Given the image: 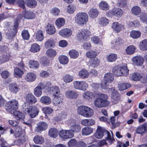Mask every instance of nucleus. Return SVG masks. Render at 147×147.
Here are the masks:
<instances>
[{"mask_svg": "<svg viewBox=\"0 0 147 147\" xmlns=\"http://www.w3.org/2000/svg\"><path fill=\"white\" fill-rule=\"evenodd\" d=\"M108 97L107 95L103 94L100 95L98 98L96 99L94 101V105L98 108L106 107L109 103L107 100Z\"/></svg>", "mask_w": 147, "mask_h": 147, "instance_id": "nucleus-1", "label": "nucleus"}, {"mask_svg": "<svg viewBox=\"0 0 147 147\" xmlns=\"http://www.w3.org/2000/svg\"><path fill=\"white\" fill-rule=\"evenodd\" d=\"M78 113L86 117H90L94 114L93 110L90 108L85 106H81L77 109Z\"/></svg>", "mask_w": 147, "mask_h": 147, "instance_id": "nucleus-2", "label": "nucleus"}, {"mask_svg": "<svg viewBox=\"0 0 147 147\" xmlns=\"http://www.w3.org/2000/svg\"><path fill=\"white\" fill-rule=\"evenodd\" d=\"M24 17L22 14H19L17 17L14 24L13 29H8V32H7L6 35L9 39H11L14 37L16 34L17 28L18 26V22L20 20L22 19Z\"/></svg>", "mask_w": 147, "mask_h": 147, "instance_id": "nucleus-3", "label": "nucleus"}, {"mask_svg": "<svg viewBox=\"0 0 147 147\" xmlns=\"http://www.w3.org/2000/svg\"><path fill=\"white\" fill-rule=\"evenodd\" d=\"M129 70L126 66L121 67L117 66L113 67L112 72L114 74L117 76H126L128 74Z\"/></svg>", "mask_w": 147, "mask_h": 147, "instance_id": "nucleus-4", "label": "nucleus"}, {"mask_svg": "<svg viewBox=\"0 0 147 147\" xmlns=\"http://www.w3.org/2000/svg\"><path fill=\"white\" fill-rule=\"evenodd\" d=\"M19 104L17 100H13L8 102L5 105V109L6 110L10 113L17 109L19 107Z\"/></svg>", "mask_w": 147, "mask_h": 147, "instance_id": "nucleus-5", "label": "nucleus"}, {"mask_svg": "<svg viewBox=\"0 0 147 147\" xmlns=\"http://www.w3.org/2000/svg\"><path fill=\"white\" fill-rule=\"evenodd\" d=\"M75 21L78 24H84L86 23L88 21V16L85 13H78L75 17Z\"/></svg>", "mask_w": 147, "mask_h": 147, "instance_id": "nucleus-6", "label": "nucleus"}, {"mask_svg": "<svg viewBox=\"0 0 147 147\" xmlns=\"http://www.w3.org/2000/svg\"><path fill=\"white\" fill-rule=\"evenodd\" d=\"M15 129V136L16 137H18L19 139L17 140V145H19L25 140L24 135L22 133V131L19 126L17 125Z\"/></svg>", "mask_w": 147, "mask_h": 147, "instance_id": "nucleus-7", "label": "nucleus"}, {"mask_svg": "<svg viewBox=\"0 0 147 147\" xmlns=\"http://www.w3.org/2000/svg\"><path fill=\"white\" fill-rule=\"evenodd\" d=\"M91 35L90 32L87 29H83L77 35L78 39L80 41L87 40Z\"/></svg>", "mask_w": 147, "mask_h": 147, "instance_id": "nucleus-8", "label": "nucleus"}, {"mask_svg": "<svg viewBox=\"0 0 147 147\" xmlns=\"http://www.w3.org/2000/svg\"><path fill=\"white\" fill-rule=\"evenodd\" d=\"M74 130H62L59 132V136L62 138L67 139L72 138L74 136Z\"/></svg>", "mask_w": 147, "mask_h": 147, "instance_id": "nucleus-9", "label": "nucleus"}, {"mask_svg": "<svg viewBox=\"0 0 147 147\" xmlns=\"http://www.w3.org/2000/svg\"><path fill=\"white\" fill-rule=\"evenodd\" d=\"M88 84L84 81H76L74 82V87L76 89L85 90L88 88Z\"/></svg>", "mask_w": 147, "mask_h": 147, "instance_id": "nucleus-10", "label": "nucleus"}, {"mask_svg": "<svg viewBox=\"0 0 147 147\" xmlns=\"http://www.w3.org/2000/svg\"><path fill=\"white\" fill-rule=\"evenodd\" d=\"M28 112L27 114H28L30 117L34 118L36 117L38 114L39 110L38 108L35 106H30Z\"/></svg>", "mask_w": 147, "mask_h": 147, "instance_id": "nucleus-11", "label": "nucleus"}, {"mask_svg": "<svg viewBox=\"0 0 147 147\" xmlns=\"http://www.w3.org/2000/svg\"><path fill=\"white\" fill-rule=\"evenodd\" d=\"M136 132L141 135H142L147 132V123H144L138 127L136 130Z\"/></svg>", "mask_w": 147, "mask_h": 147, "instance_id": "nucleus-12", "label": "nucleus"}, {"mask_svg": "<svg viewBox=\"0 0 147 147\" xmlns=\"http://www.w3.org/2000/svg\"><path fill=\"white\" fill-rule=\"evenodd\" d=\"M109 91L111 93V97L114 101H117L120 98V95L118 92L115 90L114 88L109 89Z\"/></svg>", "mask_w": 147, "mask_h": 147, "instance_id": "nucleus-13", "label": "nucleus"}, {"mask_svg": "<svg viewBox=\"0 0 147 147\" xmlns=\"http://www.w3.org/2000/svg\"><path fill=\"white\" fill-rule=\"evenodd\" d=\"M132 61L135 65L140 66L142 65L144 62V58L141 56L134 57L132 59Z\"/></svg>", "mask_w": 147, "mask_h": 147, "instance_id": "nucleus-14", "label": "nucleus"}, {"mask_svg": "<svg viewBox=\"0 0 147 147\" xmlns=\"http://www.w3.org/2000/svg\"><path fill=\"white\" fill-rule=\"evenodd\" d=\"M112 28L113 31L116 33H118L124 29L123 26L117 22L112 24Z\"/></svg>", "mask_w": 147, "mask_h": 147, "instance_id": "nucleus-15", "label": "nucleus"}, {"mask_svg": "<svg viewBox=\"0 0 147 147\" xmlns=\"http://www.w3.org/2000/svg\"><path fill=\"white\" fill-rule=\"evenodd\" d=\"M105 129L100 126H98L96 132L94 134L95 137L98 139L101 138L105 135Z\"/></svg>", "mask_w": 147, "mask_h": 147, "instance_id": "nucleus-16", "label": "nucleus"}, {"mask_svg": "<svg viewBox=\"0 0 147 147\" xmlns=\"http://www.w3.org/2000/svg\"><path fill=\"white\" fill-rule=\"evenodd\" d=\"M48 127V125L45 122L42 121L39 122L38 126L36 127L35 130L37 132H41L46 130Z\"/></svg>", "mask_w": 147, "mask_h": 147, "instance_id": "nucleus-17", "label": "nucleus"}, {"mask_svg": "<svg viewBox=\"0 0 147 147\" xmlns=\"http://www.w3.org/2000/svg\"><path fill=\"white\" fill-rule=\"evenodd\" d=\"M59 34L63 37H67L70 36L72 34L71 31L68 28H64L60 31Z\"/></svg>", "mask_w": 147, "mask_h": 147, "instance_id": "nucleus-18", "label": "nucleus"}, {"mask_svg": "<svg viewBox=\"0 0 147 147\" xmlns=\"http://www.w3.org/2000/svg\"><path fill=\"white\" fill-rule=\"evenodd\" d=\"M26 100L28 103L30 104L35 103L37 101L35 97L32 94L29 93L26 95Z\"/></svg>", "mask_w": 147, "mask_h": 147, "instance_id": "nucleus-19", "label": "nucleus"}, {"mask_svg": "<svg viewBox=\"0 0 147 147\" xmlns=\"http://www.w3.org/2000/svg\"><path fill=\"white\" fill-rule=\"evenodd\" d=\"M123 11L119 8H114L110 11V13L112 15L117 17H121L123 15Z\"/></svg>", "mask_w": 147, "mask_h": 147, "instance_id": "nucleus-20", "label": "nucleus"}, {"mask_svg": "<svg viewBox=\"0 0 147 147\" xmlns=\"http://www.w3.org/2000/svg\"><path fill=\"white\" fill-rule=\"evenodd\" d=\"M19 87V85L16 83L11 84L9 85V89L11 92L16 93L19 91L20 90Z\"/></svg>", "mask_w": 147, "mask_h": 147, "instance_id": "nucleus-21", "label": "nucleus"}, {"mask_svg": "<svg viewBox=\"0 0 147 147\" xmlns=\"http://www.w3.org/2000/svg\"><path fill=\"white\" fill-rule=\"evenodd\" d=\"M132 78L135 81L140 80L141 82L144 83L146 82V80L142 78L140 74L138 73H134L132 74Z\"/></svg>", "mask_w": 147, "mask_h": 147, "instance_id": "nucleus-22", "label": "nucleus"}, {"mask_svg": "<svg viewBox=\"0 0 147 147\" xmlns=\"http://www.w3.org/2000/svg\"><path fill=\"white\" fill-rule=\"evenodd\" d=\"M98 10L95 8H92L88 12L89 16L92 18H96L98 14Z\"/></svg>", "mask_w": 147, "mask_h": 147, "instance_id": "nucleus-23", "label": "nucleus"}, {"mask_svg": "<svg viewBox=\"0 0 147 147\" xmlns=\"http://www.w3.org/2000/svg\"><path fill=\"white\" fill-rule=\"evenodd\" d=\"M83 97L86 100L90 101L92 98L94 97V95L92 92L87 91L83 94Z\"/></svg>", "mask_w": 147, "mask_h": 147, "instance_id": "nucleus-24", "label": "nucleus"}, {"mask_svg": "<svg viewBox=\"0 0 147 147\" xmlns=\"http://www.w3.org/2000/svg\"><path fill=\"white\" fill-rule=\"evenodd\" d=\"M50 92L53 94L55 96H58L60 93V91L58 87L54 86L50 88Z\"/></svg>", "mask_w": 147, "mask_h": 147, "instance_id": "nucleus-25", "label": "nucleus"}, {"mask_svg": "<svg viewBox=\"0 0 147 147\" xmlns=\"http://www.w3.org/2000/svg\"><path fill=\"white\" fill-rule=\"evenodd\" d=\"M36 74L32 73H29L26 76L25 79L28 82H32L36 79Z\"/></svg>", "mask_w": 147, "mask_h": 147, "instance_id": "nucleus-26", "label": "nucleus"}, {"mask_svg": "<svg viewBox=\"0 0 147 147\" xmlns=\"http://www.w3.org/2000/svg\"><path fill=\"white\" fill-rule=\"evenodd\" d=\"M46 31L49 34H54L55 29L54 26L51 24H48L47 26Z\"/></svg>", "mask_w": 147, "mask_h": 147, "instance_id": "nucleus-27", "label": "nucleus"}, {"mask_svg": "<svg viewBox=\"0 0 147 147\" xmlns=\"http://www.w3.org/2000/svg\"><path fill=\"white\" fill-rule=\"evenodd\" d=\"M40 101L43 104L46 105H49L51 102V98L47 96L41 97L40 99Z\"/></svg>", "mask_w": 147, "mask_h": 147, "instance_id": "nucleus-28", "label": "nucleus"}, {"mask_svg": "<svg viewBox=\"0 0 147 147\" xmlns=\"http://www.w3.org/2000/svg\"><path fill=\"white\" fill-rule=\"evenodd\" d=\"M114 79V77L112 74L109 73L106 74L104 78V80L107 82L109 83L112 82Z\"/></svg>", "mask_w": 147, "mask_h": 147, "instance_id": "nucleus-29", "label": "nucleus"}, {"mask_svg": "<svg viewBox=\"0 0 147 147\" xmlns=\"http://www.w3.org/2000/svg\"><path fill=\"white\" fill-rule=\"evenodd\" d=\"M15 117L17 120H23L24 118V115L22 112L18 111H15L12 112Z\"/></svg>", "mask_w": 147, "mask_h": 147, "instance_id": "nucleus-30", "label": "nucleus"}, {"mask_svg": "<svg viewBox=\"0 0 147 147\" xmlns=\"http://www.w3.org/2000/svg\"><path fill=\"white\" fill-rule=\"evenodd\" d=\"M131 86V85L127 83H121L119 84L118 86V90L120 91L126 90Z\"/></svg>", "mask_w": 147, "mask_h": 147, "instance_id": "nucleus-31", "label": "nucleus"}, {"mask_svg": "<svg viewBox=\"0 0 147 147\" xmlns=\"http://www.w3.org/2000/svg\"><path fill=\"white\" fill-rule=\"evenodd\" d=\"M48 134L50 136L55 138L58 136V132L56 128H51L49 130Z\"/></svg>", "mask_w": 147, "mask_h": 147, "instance_id": "nucleus-32", "label": "nucleus"}, {"mask_svg": "<svg viewBox=\"0 0 147 147\" xmlns=\"http://www.w3.org/2000/svg\"><path fill=\"white\" fill-rule=\"evenodd\" d=\"M99 7L101 9L106 11L109 9V6L107 3L105 1H102L99 4Z\"/></svg>", "mask_w": 147, "mask_h": 147, "instance_id": "nucleus-33", "label": "nucleus"}, {"mask_svg": "<svg viewBox=\"0 0 147 147\" xmlns=\"http://www.w3.org/2000/svg\"><path fill=\"white\" fill-rule=\"evenodd\" d=\"M45 45L47 48L53 47L55 45V42L53 39L50 38L46 42Z\"/></svg>", "mask_w": 147, "mask_h": 147, "instance_id": "nucleus-34", "label": "nucleus"}, {"mask_svg": "<svg viewBox=\"0 0 147 147\" xmlns=\"http://www.w3.org/2000/svg\"><path fill=\"white\" fill-rule=\"evenodd\" d=\"M62 100L59 95L56 96L54 97L53 103L55 105L59 106L62 105Z\"/></svg>", "mask_w": 147, "mask_h": 147, "instance_id": "nucleus-35", "label": "nucleus"}, {"mask_svg": "<svg viewBox=\"0 0 147 147\" xmlns=\"http://www.w3.org/2000/svg\"><path fill=\"white\" fill-rule=\"evenodd\" d=\"M24 17L27 19H32L35 17V14L31 11H26L25 12Z\"/></svg>", "mask_w": 147, "mask_h": 147, "instance_id": "nucleus-36", "label": "nucleus"}, {"mask_svg": "<svg viewBox=\"0 0 147 147\" xmlns=\"http://www.w3.org/2000/svg\"><path fill=\"white\" fill-rule=\"evenodd\" d=\"M58 59L60 63L63 65L66 64L68 62V58L65 55H60L59 56Z\"/></svg>", "mask_w": 147, "mask_h": 147, "instance_id": "nucleus-37", "label": "nucleus"}, {"mask_svg": "<svg viewBox=\"0 0 147 147\" xmlns=\"http://www.w3.org/2000/svg\"><path fill=\"white\" fill-rule=\"evenodd\" d=\"M79 74L82 78L85 79L88 77L89 73L86 69H83L79 72Z\"/></svg>", "mask_w": 147, "mask_h": 147, "instance_id": "nucleus-38", "label": "nucleus"}, {"mask_svg": "<svg viewBox=\"0 0 147 147\" xmlns=\"http://www.w3.org/2000/svg\"><path fill=\"white\" fill-rule=\"evenodd\" d=\"M93 132V129L90 127H86L83 128L82 130L83 135H88Z\"/></svg>", "mask_w": 147, "mask_h": 147, "instance_id": "nucleus-39", "label": "nucleus"}, {"mask_svg": "<svg viewBox=\"0 0 147 147\" xmlns=\"http://www.w3.org/2000/svg\"><path fill=\"white\" fill-rule=\"evenodd\" d=\"M23 74V71L18 67H15L14 69V75L17 78H21Z\"/></svg>", "mask_w": 147, "mask_h": 147, "instance_id": "nucleus-40", "label": "nucleus"}, {"mask_svg": "<svg viewBox=\"0 0 147 147\" xmlns=\"http://www.w3.org/2000/svg\"><path fill=\"white\" fill-rule=\"evenodd\" d=\"M100 62V60L96 57L90 59V64L93 67L97 66L98 65Z\"/></svg>", "mask_w": 147, "mask_h": 147, "instance_id": "nucleus-41", "label": "nucleus"}, {"mask_svg": "<svg viewBox=\"0 0 147 147\" xmlns=\"http://www.w3.org/2000/svg\"><path fill=\"white\" fill-rule=\"evenodd\" d=\"M26 4L29 7H34L37 4V2L35 0H26Z\"/></svg>", "mask_w": 147, "mask_h": 147, "instance_id": "nucleus-42", "label": "nucleus"}, {"mask_svg": "<svg viewBox=\"0 0 147 147\" xmlns=\"http://www.w3.org/2000/svg\"><path fill=\"white\" fill-rule=\"evenodd\" d=\"M36 38L37 41H42L44 38L43 32L41 30L38 31L36 34Z\"/></svg>", "mask_w": 147, "mask_h": 147, "instance_id": "nucleus-43", "label": "nucleus"}, {"mask_svg": "<svg viewBox=\"0 0 147 147\" xmlns=\"http://www.w3.org/2000/svg\"><path fill=\"white\" fill-rule=\"evenodd\" d=\"M47 55L50 57L53 58L55 57L57 54L56 51L53 49H49L46 51Z\"/></svg>", "mask_w": 147, "mask_h": 147, "instance_id": "nucleus-44", "label": "nucleus"}, {"mask_svg": "<svg viewBox=\"0 0 147 147\" xmlns=\"http://www.w3.org/2000/svg\"><path fill=\"white\" fill-rule=\"evenodd\" d=\"M98 22L101 25L106 26L109 23V20L106 17H101L99 19Z\"/></svg>", "mask_w": 147, "mask_h": 147, "instance_id": "nucleus-45", "label": "nucleus"}, {"mask_svg": "<svg viewBox=\"0 0 147 147\" xmlns=\"http://www.w3.org/2000/svg\"><path fill=\"white\" fill-rule=\"evenodd\" d=\"M56 25L58 28L63 26L65 23V19L63 18H59L56 21Z\"/></svg>", "mask_w": 147, "mask_h": 147, "instance_id": "nucleus-46", "label": "nucleus"}, {"mask_svg": "<svg viewBox=\"0 0 147 147\" xmlns=\"http://www.w3.org/2000/svg\"><path fill=\"white\" fill-rule=\"evenodd\" d=\"M40 46L36 43L33 44L31 46L30 51L33 53L38 51L40 49Z\"/></svg>", "mask_w": 147, "mask_h": 147, "instance_id": "nucleus-47", "label": "nucleus"}, {"mask_svg": "<svg viewBox=\"0 0 147 147\" xmlns=\"http://www.w3.org/2000/svg\"><path fill=\"white\" fill-rule=\"evenodd\" d=\"M141 34L140 31L133 30L130 32V35L133 38L136 39L140 37Z\"/></svg>", "mask_w": 147, "mask_h": 147, "instance_id": "nucleus-48", "label": "nucleus"}, {"mask_svg": "<svg viewBox=\"0 0 147 147\" xmlns=\"http://www.w3.org/2000/svg\"><path fill=\"white\" fill-rule=\"evenodd\" d=\"M140 48L142 51L147 50V40H142L140 43Z\"/></svg>", "mask_w": 147, "mask_h": 147, "instance_id": "nucleus-49", "label": "nucleus"}, {"mask_svg": "<svg viewBox=\"0 0 147 147\" xmlns=\"http://www.w3.org/2000/svg\"><path fill=\"white\" fill-rule=\"evenodd\" d=\"M105 135H106L107 137L106 138L107 140L108 141L110 144L114 143L115 141V140L113 138H112L110 132L106 130L105 131Z\"/></svg>", "mask_w": 147, "mask_h": 147, "instance_id": "nucleus-50", "label": "nucleus"}, {"mask_svg": "<svg viewBox=\"0 0 147 147\" xmlns=\"http://www.w3.org/2000/svg\"><path fill=\"white\" fill-rule=\"evenodd\" d=\"M34 141L35 143L41 144L44 142V140L42 137L36 136L34 137Z\"/></svg>", "mask_w": 147, "mask_h": 147, "instance_id": "nucleus-51", "label": "nucleus"}, {"mask_svg": "<svg viewBox=\"0 0 147 147\" xmlns=\"http://www.w3.org/2000/svg\"><path fill=\"white\" fill-rule=\"evenodd\" d=\"M131 11L132 13L136 16L139 15L141 12L140 8L137 6L133 7L132 8Z\"/></svg>", "mask_w": 147, "mask_h": 147, "instance_id": "nucleus-52", "label": "nucleus"}, {"mask_svg": "<svg viewBox=\"0 0 147 147\" xmlns=\"http://www.w3.org/2000/svg\"><path fill=\"white\" fill-rule=\"evenodd\" d=\"M117 55L114 53H111L108 55L107 57V61L110 62L115 61L117 58Z\"/></svg>", "mask_w": 147, "mask_h": 147, "instance_id": "nucleus-53", "label": "nucleus"}, {"mask_svg": "<svg viewBox=\"0 0 147 147\" xmlns=\"http://www.w3.org/2000/svg\"><path fill=\"white\" fill-rule=\"evenodd\" d=\"M9 54L8 53H5L0 56V59L2 62L4 63L8 61Z\"/></svg>", "mask_w": 147, "mask_h": 147, "instance_id": "nucleus-54", "label": "nucleus"}, {"mask_svg": "<svg viewBox=\"0 0 147 147\" xmlns=\"http://www.w3.org/2000/svg\"><path fill=\"white\" fill-rule=\"evenodd\" d=\"M42 90L39 86H38L34 89V94L37 97L41 96L42 94Z\"/></svg>", "mask_w": 147, "mask_h": 147, "instance_id": "nucleus-55", "label": "nucleus"}, {"mask_svg": "<svg viewBox=\"0 0 147 147\" xmlns=\"http://www.w3.org/2000/svg\"><path fill=\"white\" fill-rule=\"evenodd\" d=\"M126 51L127 54L131 55L134 53L135 48L134 46L130 45L127 48Z\"/></svg>", "mask_w": 147, "mask_h": 147, "instance_id": "nucleus-56", "label": "nucleus"}, {"mask_svg": "<svg viewBox=\"0 0 147 147\" xmlns=\"http://www.w3.org/2000/svg\"><path fill=\"white\" fill-rule=\"evenodd\" d=\"M97 53L94 51L91 50L88 51L86 54V56L88 58L92 59L95 57Z\"/></svg>", "mask_w": 147, "mask_h": 147, "instance_id": "nucleus-57", "label": "nucleus"}, {"mask_svg": "<svg viewBox=\"0 0 147 147\" xmlns=\"http://www.w3.org/2000/svg\"><path fill=\"white\" fill-rule=\"evenodd\" d=\"M30 107V105L28 102H25L22 106V111L24 113L27 114Z\"/></svg>", "mask_w": 147, "mask_h": 147, "instance_id": "nucleus-58", "label": "nucleus"}, {"mask_svg": "<svg viewBox=\"0 0 147 147\" xmlns=\"http://www.w3.org/2000/svg\"><path fill=\"white\" fill-rule=\"evenodd\" d=\"M29 64L30 65V67L33 68H36L38 67L39 65V63L37 61L32 60H30L29 62Z\"/></svg>", "mask_w": 147, "mask_h": 147, "instance_id": "nucleus-59", "label": "nucleus"}, {"mask_svg": "<svg viewBox=\"0 0 147 147\" xmlns=\"http://www.w3.org/2000/svg\"><path fill=\"white\" fill-rule=\"evenodd\" d=\"M63 79L65 82L69 83L72 81L73 77L68 74H66L64 76Z\"/></svg>", "mask_w": 147, "mask_h": 147, "instance_id": "nucleus-60", "label": "nucleus"}, {"mask_svg": "<svg viewBox=\"0 0 147 147\" xmlns=\"http://www.w3.org/2000/svg\"><path fill=\"white\" fill-rule=\"evenodd\" d=\"M74 145L75 147H85L86 144L84 142L80 141L77 142V141L74 139Z\"/></svg>", "mask_w": 147, "mask_h": 147, "instance_id": "nucleus-61", "label": "nucleus"}, {"mask_svg": "<svg viewBox=\"0 0 147 147\" xmlns=\"http://www.w3.org/2000/svg\"><path fill=\"white\" fill-rule=\"evenodd\" d=\"M40 63L43 66H47L49 65L50 62L49 59L47 58L42 59L40 61Z\"/></svg>", "mask_w": 147, "mask_h": 147, "instance_id": "nucleus-62", "label": "nucleus"}, {"mask_svg": "<svg viewBox=\"0 0 147 147\" xmlns=\"http://www.w3.org/2000/svg\"><path fill=\"white\" fill-rule=\"evenodd\" d=\"M22 35L23 38L25 40H28L30 37V34L27 30H23L22 32Z\"/></svg>", "mask_w": 147, "mask_h": 147, "instance_id": "nucleus-63", "label": "nucleus"}, {"mask_svg": "<svg viewBox=\"0 0 147 147\" xmlns=\"http://www.w3.org/2000/svg\"><path fill=\"white\" fill-rule=\"evenodd\" d=\"M121 42V39L119 38L113 39L111 42V43L113 47L119 45Z\"/></svg>", "mask_w": 147, "mask_h": 147, "instance_id": "nucleus-64", "label": "nucleus"}]
</instances>
